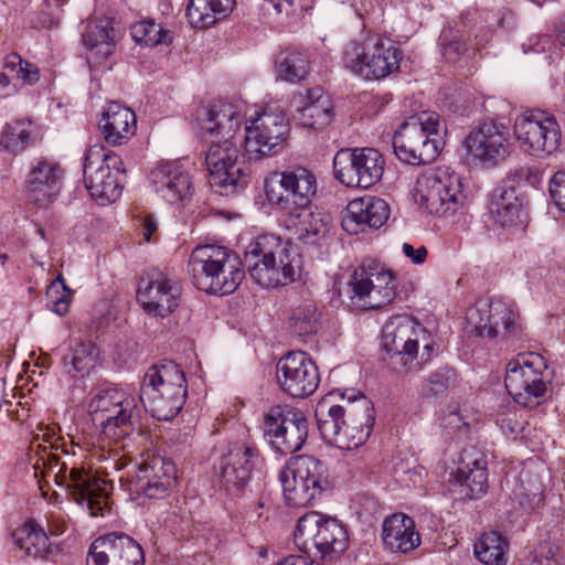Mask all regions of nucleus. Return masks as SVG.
<instances>
[{"instance_id":"45","label":"nucleus","mask_w":565,"mask_h":565,"mask_svg":"<svg viewBox=\"0 0 565 565\" xmlns=\"http://www.w3.org/2000/svg\"><path fill=\"white\" fill-rule=\"evenodd\" d=\"M96 348L89 342H79L63 358L65 371L72 376H83L96 364Z\"/></svg>"},{"instance_id":"56","label":"nucleus","mask_w":565,"mask_h":565,"mask_svg":"<svg viewBox=\"0 0 565 565\" xmlns=\"http://www.w3.org/2000/svg\"><path fill=\"white\" fill-rule=\"evenodd\" d=\"M315 0H280L275 2V8L278 12L295 13L308 12L313 8Z\"/></svg>"},{"instance_id":"22","label":"nucleus","mask_w":565,"mask_h":565,"mask_svg":"<svg viewBox=\"0 0 565 565\" xmlns=\"http://www.w3.org/2000/svg\"><path fill=\"white\" fill-rule=\"evenodd\" d=\"M262 458L255 446L242 443L228 445L217 465V476L222 488L231 493H239L252 479L253 470Z\"/></svg>"},{"instance_id":"6","label":"nucleus","mask_w":565,"mask_h":565,"mask_svg":"<svg viewBox=\"0 0 565 565\" xmlns=\"http://www.w3.org/2000/svg\"><path fill=\"white\" fill-rule=\"evenodd\" d=\"M383 348L399 355L409 370H419L430 361L436 349L435 337L407 315L392 317L383 327Z\"/></svg>"},{"instance_id":"10","label":"nucleus","mask_w":565,"mask_h":565,"mask_svg":"<svg viewBox=\"0 0 565 565\" xmlns=\"http://www.w3.org/2000/svg\"><path fill=\"white\" fill-rule=\"evenodd\" d=\"M294 542L300 551L324 559L343 553L348 548L349 535L337 519L310 511L298 519Z\"/></svg>"},{"instance_id":"12","label":"nucleus","mask_w":565,"mask_h":565,"mask_svg":"<svg viewBox=\"0 0 565 565\" xmlns=\"http://www.w3.org/2000/svg\"><path fill=\"white\" fill-rule=\"evenodd\" d=\"M402 51L379 36L352 41L343 52V64L353 74L367 81H380L398 71Z\"/></svg>"},{"instance_id":"26","label":"nucleus","mask_w":565,"mask_h":565,"mask_svg":"<svg viewBox=\"0 0 565 565\" xmlns=\"http://www.w3.org/2000/svg\"><path fill=\"white\" fill-rule=\"evenodd\" d=\"M469 154L482 163L495 166L509 153L508 134L503 125L483 121L465 138Z\"/></svg>"},{"instance_id":"7","label":"nucleus","mask_w":565,"mask_h":565,"mask_svg":"<svg viewBox=\"0 0 565 565\" xmlns=\"http://www.w3.org/2000/svg\"><path fill=\"white\" fill-rule=\"evenodd\" d=\"M440 116L435 111H423L403 122L393 137L397 158L409 164H426L440 152Z\"/></svg>"},{"instance_id":"60","label":"nucleus","mask_w":565,"mask_h":565,"mask_svg":"<svg viewBox=\"0 0 565 565\" xmlns=\"http://www.w3.org/2000/svg\"><path fill=\"white\" fill-rule=\"evenodd\" d=\"M526 427L530 428L531 426H505L503 434L510 439H518L519 435L523 438V433Z\"/></svg>"},{"instance_id":"27","label":"nucleus","mask_w":565,"mask_h":565,"mask_svg":"<svg viewBox=\"0 0 565 565\" xmlns=\"http://www.w3.org/2000/svg\"><path fill=\"white\" fill-rule=\"evenodd\" d=\"M483 454L475 448H465L458 468L450 473L449 483L459 499H473L483 494L488 487Z\"/></svg>"},{"instance_id":"30","label":"nucleus","mask_w":565,"mask_h":565,"mask_svg":"<svg viewBox=\"0 0 565 565\" xmlns=\"http://www.w3.org/2000/svg\"><path fill=\"white\" fill-rule=\"evenodd\" d=\"M291 108L295 120L302 127L323 129L333 119L332 102L320 87L295 95Z\"/></svg>"},{"instance_id":"4","label":"nucleus","mask_w":565,"mask_h":565,"mask_svg":"<svg viewBox=\"0 0 565 565\" xmlns=\"http://www.w3.org/2000/svg\"><path fill=\"white\" fill-rule=\"evenodd\" d=\"M192 284L212 295L234 292L244 278L238 255L220 245L196 246L189 258Z\"/></svg>"},{"instance_id":"11","label":"nucleus","mask_w":565,"mask_h":565,"mask_svg":"<svg viewBox=\"0 0 565 565\" xmlns=\"http://www.w3.org/2000/svg\"><path fill=\"white\" fill-rule=\"evenodd\" d=\"M417 201L438 217H450L466 202L459 174L448 167H436L422 173L416 181Z\"/></svg>"},{"instance_id":"13","label":"nucleus","mask_w":565,"mask_h":565,"mask_svg":"<svg viewBox=\"0 0 565 565\" xmlns=\"http://www.w3.org/2000/svg\"><path fill=\"white\" fill-rule=\"evenodd\" d=\"M352 302L364 309H379L396 296L397 282L393 271L374 259H365L349 279Z\"/></svg>"},{"instance_id":"23","label":"nucleus","mask_w":565,"mask_h":565,"mask_svg":"<svg viewBox=\"0 0 565 565\" xmlns=\"http://www.w3.org/2000/svg\"><path fill=\"white\" fill-rule=\"evenodd\" d=\"M180 298V284L159 270L150 271L137 290V299L142 309L156 317L163 318L173 312L179 307Z\"/></svg>"},{"instance_id":"42","label":"nucleus","mask_w":565,"mask_h":565,"mask_svg":"<svg viewBox=\"0 0 565 565\" xmlns=\"http://www.w3.org/2000/svg\"><path fill=\"white\" fill-rule=\"evenodd\" d=\"M275 68L278 78L295 84L308 76L310 62L307 55L299 51H284L277 55Z\"/></svg>"},{"instance_id":"5","label":"nucleus","mask_w":565,"mask_h":565,"mask_svg":"<svg viewBox=\"0 0 565 565\" xmlns=\"http://www.w3.org/2000/svg\"><path fill=\"white\" fill-rule=\"evenodd\" d=\"M185 398V376L174 362L153 365L145 374L140 399L153 419L172 420L182 409Z\"/></svg>"},{"instance_id":"34","label":"nucleus","mask_w":565,"mask_h":565,"mask_svg":"<svg viewBox=\"0 0 565 565\" xmlns=\"http://www.w3.org/2000/svg\"><path fill=\"white\" fill-rule=\"evenodd\" d=\"M99 127L106 142L120 146L136 134L137 118L128 107L111 102L103 115Z\"/></svg>"},{"instance_id":"25","label":"nucleus","mask_w":565,"mask_h":565,"mask_svg":"<svg viewBox=\"0 0 565 565\" xmlns=\"http://www.w3.org/2000/svg\"><path fill=\"white\" fill-rule=\"evenodd\" d=\"M86 562L87 565H145V556L135 540L114 532L92 543Z\"/></svg>"},{"instance_id":"28","label":"nucleus","mask_w":565,"mask_h":565,"mask_svg":"<svg viewBox=\"0 0 565 565\" xmlns=\"http://www.w3.org/2000/svg\"><path fill=\"white\" fill-rule=\"evenodd\" d=\"M175 480L174 463L159 455H147L139 463L134 491L149 499H162Z\"/></svg>"},{"instance_id":"58","label":"nucleus","mask_w":565,"mask_h":565,"mask_svg":"<svg viewBox=\"0 0 565 565\" xmlns=\"http://www.w3.org/2000/svg\"><path fill=\"white\" fill-rule=\"evenodd\" d=\"M402 249L404 255L416 265L423 264L428 254L427 248L424 245L416 248L412 244L404 243Z\"/></svg>"},{"instance_id":"38","label":"nucleus","mask_w":565,"mask_h":565,"mask_svg":"<svg viewBox=\"0 0 565 565\" xmlns=\"http://www.w3.org/2000/svg\"><path fill=\"white\" fill-rule=\"evenodd\" d=\"M322 439L341 450H351L363 445L372 426H317Z\"/></svg>"},{"instance_id":"29","label":"nucleus","mask_w":565,"mask_h":565,"mask_svg":"<svg viewBox=\"0 0 565 565\" xmlns=\"http://www.w3.org/2000/svg\"><path fill=\"white\" fill-rule=\"evenodd\" d=\"M390 213V205L383 199L365 195L349 202L341 226L351 235L380 228L387 222Z\"/></svg>"},{"instance_id":"37","label":"nucleus","mask_w":565,"mask_h":565,"mask_svg":"<svg viewBox=\"0 0 565 565\" xmlns=\"http://www.w3.org/2000/svg\"><path fill=\"white\" fill-rule=\"evenodd\" d=\"M83 43L97 62L109 57L115 47L114 29L107 19L87 24L83 34Z\"/></svg>"},{"instance_id":"61","label":"nucleus","mask_w":565,"mask_h":565,"mask_svg":"<svg viewBox=\"0 0 565 565\" xmlns=\"http://www.w3.org/2000/svg\"><path fill=\"white\" fill-rule=\"evenodd\" d=\"M556 38L561 45L565 46V17L558 23Z\"/></svg>"},{"instance_id":"1","label":"nucleus","mask_w":565,"mask_h":565,"mask_svg":"<svg viewBox=\"0 0 565 565\" xmlns=\"http://www.w3.org/2000/svg\"><path fill=\"white\" fill-rule=\"evenodd\" d=\"M241 128V116L228 103H214L205 110L201 130L211 138L205 156L210 182L226 193L243 189L248 184V171L239 161V151L234 137Z\"/></svg>"},{"instance_id":"36","label":"nucleus","mask_w":565,"mask_h":565,"mask_svg":"<svg viewBox=\"0 0 565 565\" xmlns=\"http://www.w3.org/2000/svg\"><path fill=\"white\" fill-rule=\"evenodd\" d=\"M234 4L235 0H190L186 18L192 28L205 30L226 18Z\"/></svg>"},{"instance_id":"64","label":"nucleus","mask_w":565,"mask_h":565,"mask_svg":"<svg viewBox=\"0 0 565 565\" xmlns=\"http://www.w3.org/2000/svg\"><path fill=\"white\" fill-rule=\"evenodd\" d=\"M8 258H9V257H8V255H7V254H4V253H1V254H0V266H1L2 268L6 266V263H7Z\"/></svg>"},{"instance_id":"47","label":"nucleus","mask_w":565,"mask_h":565,"mask_svg":"<svg viewBox=\"0 0 565 565\" xmlns=\"http://www.w3.org/2000/svg\"><path fill=\"white\" fill-rule=\"evenodd\" d=\"M342 393L341 390L331 391L318 402L315 409L318 424H338L340 420L345 424V404L338 403Z\"/></svg>"},{"instance_id":"44","label":"nucleus","mask_w":565,"mask_h":565,"mask_svg":"<svg viewBox=\"0 0 565 565\" xmlns=\"http://www.w3.org/2000/svg\"><path fill=\"white\" fill-rule=\"evenodd\" d=\"M508 542L498 532L484 533L475 544V554L486 565H505Z\"/></svg>"},{"instance_id":"31","label":"nucleus","mask_w":565,"mask_h":565,"mask_svg":"<svg viewBox=\"0 0 565 565\" xmlns=\"http://www.w3.org/2000/svg\"><path fill=\"white\" fill-rule=\"evenodd\" d=\"M156 193L166 202L175 204L188 200L193 192L190 173L178 162H166L150 172Z\"/></svg>"},{"instance_id":"2","label":"nucleus","mask_w":565,"mask_h":565,"mask_svg":"<svg viewBox=\"0 0 565 565\" xmlns=\"http://www.w3.org/2000/svg\"><path fill=\"white\" fill-rule=\"evenodd\" d=\"M34 478L42 482L54 481L65 487L73 501L86 509L90 516H105L110 511L107 481L83 467L68 468L56 455L44 451L33 463Z\"/></svg>"},{"instance_id":"20","label":"nucleus","mask_w":565,"mask_h":565,"mask_svg":"<svg viewBox=\"0 0 565 565\" xmlns=\"http://www.w3.org/2000/svg\"><path fill=\"white\" fill-rule=\"evenodd\" d=\"M276 377L281 391L296 398L313 394L320 382L316 363L303 351H291L280 358Z\"/></svg>"},{"instance_id":"55","label":"nucleus","mask_w":565,"mask_h":565,"mask_svg":"<svg viewBox=\"0 0 565 565\" xmlns=\"http://www.w3.org/2000/svg\"><path fill=\"white\" fill-rule=\"evenodd\" d=\"M550 194L555 204L565 211V170L557 171L550 182Z\"/></svg>"},{"instance_id":"46","label":"nucleus","mask_w":565,"mask_h":565,"mask_svg":"<svg viewBox=\"0 0 565 565\" xmlns=\"http://www.w3.org/2000/svg\"><path fill=\"white\" fill-rule=\"evenodd\" d=\"M130 33L136 43L142 46H157L159 44H169L171 36L169 31L153 20H142L134 23Z\"/></svg>"},{"instance_id":"49","label":"nucleus","mask_w":565,"mask_h":565,"mask_svg":"<svg viewBox=\"0 0 565 565\" xmlns=\"http://www.w3.org/2000/svg\"><path fill=\"white\" fill-rule=\"evenodd\" d=\"M3 68L26 86H33L40 79L39 68L15 53L9 54L6 57Z\"/></svg>"},{"instance_id":"52","label":"nucleus","mask_w":565,"mask_h":565,"mask_svg":"<svg viewBox=\"0 0 565 565\" xmlns=\"http://www.w3.org/2000/svg\"><path fill=\"white\" fill-rule=\"evenodd\" d=\"M440 49L447 62L456 63L468 52V44L460 35L444 33L440 36Z\"/></svg>"},{"instance_id":"51","label":"nucleus","mask_w":565,"mask_h":565,"mask_svg":"<svg viewBox=\"0 0 565 565\" xmlns=\"http://www.w3.org/2000/svg\"><path fill=\"white\" fill-rule=\"evenodd\" d=\"M47 296L53 301V310L60 316L68 311L70 298L72 296L71 289L65 285L62 275H58L47 288Z\"/></svg>"},{"instance_id":"43","label":"nucleus","mask_w":565,"mask_h":565,"mask_svg":"<svg viewBox=\"0 0 565 565\" xmlns=\"http://www.w3.org/2000/svg\"><path fill=\"white\" fill-rule=\"evenodd\" d=\"M341 402L345 404V422L374 424L373 403L362 392L354 388L344 390L341 394Z\"/></svg>"},{"instance_id":"21","label":"nucleus","mask_w":565,"mask_h":565,"mask_svg":"<svg viewBox=\"0 0 565 565\" xmlns=\"http://www.w3.org/2000/svg\"><path fill=\"white\" fill-rule=\"evenodd\" d=\"M92 424H138L141 411L128 392L110 386L98 391L87 405Z\"/></svg>"},{"instance_id":"59","label":"nucleus","mask_w":565,"mask_h":565,"mask_svg":"<svg viewBox=\"0 0 565 565\" xmlns=\"http://www.w3.org/2000/svg\"><path fill=\"white\" fill-rule=\"evenodd\" d=\"M9 72L4 71L0 73V97H8L18 92V87L12 83Z\"/></svg>"},{"instance_id":"16","label":"nucleus","mask_w":565,"mask_h":565,"mask_svg":"<svg viewBox=\"0 0 565 565\" xmlns=\"http://www.w3.org/2000/svg\"><path fill=\"white\" fill-rule=\"evenodd\" d=\"M513 136L524 153L545 158L555 153L562 142V131L553 116L542 111H525L513 124Z\"/></svg>"},{"instance_id":"40","label":"nucleus","mask_w":565,"mask_h":565,"mask_svg":"<svg viewBox=\"0 0 565 565\" xmlns=\"http://www.w3.org/2000/svg\"><path fill=\"white\" fill-rule=\"evenodd\" d=\"M308 435L307 426H270L264 436L275 451L287 455L298 451Z\"/></svg>"},{"instance_id":"8","label":"nucleus","mask_w":565,"mask_h":565,"mask_svg":"<svg viewBox=\"0 0 565 565\" xmlns=\"http://www.w3.org/2000/svg\"><path fill=\"white\" fill-rule=\"evenodd\" d=\"M266 202L284 217L310 207L318 191L317 178L305 167L270 172L263 183Z\"/></svg>"},{"instance_id":"24","label":"nucleus","mask_w":565,"mask_h":565,"mask_svg":"<svg viewBox=\"0 0 565 565\" xmlns=\"http://www.w3.org/2000/svg\"><path fill=\"white\" fill-rule=\"evenodd\" d=\"M64 169L54 160H35L25 179L28 202L38 209H49L61 193Z\"/></svg>"},{"instance_id":"50","label":"nucleus","mask_w":565,"mask_h":565,"mask_svg":"<svg viewBox=\"0 0 565 565\" xmlns=\"http://www.w3.org/2000/svg\"><path fill=\"white\" fill-rule=\"evenodd\" d=\"M265 424H303V413L289 405H274L264 415Z\"/></svg>"},{"instance_id":"62","label":"nucleus","mask_w":565,"mask_h":565,"mask_svg":"<svg viewBox=\"0 0 565 565\" xmlns=\"http://www.w3.org/2000/svg\"><path fill=\"white\" fill-rule=\"evenodd\" d=\"M7 412L9 413V409ZM10 413H15V420L21 423H23L28 417V409L24 407H21V409L10 411Z\"/></svg>"},{"instance_id":"14","label":"nucleus","mask_w":565,"mask_h":565,"mask_svg":"<svg viewBox=\"0 0 565 565\" xmlns=\"http://www.w3.org/2000/svg\"><path fill=\"white\" fill-rule=\"evenodd\" d=\"M121 160L103 146H92L84 160V180L90 196L100 205H107L119 199L122 184L119 179L124 170Z\"/></svg>"},{"instance_id":"57","label":"nucleus","mask_w":565,"mask_h":565,"mask_svg":"<svg viewBox=\"0 0 565 565\" xmlns=\"http://www.w3.org/2000/svg\"><path fill=\"white\" fill-rule=\"evenodd\" d=\"M139 225L141 235L146 242H150L153 235L158 232V222L151 214H142L139 216Z\"/></svg>"},{"instance_id":"19","label":"nucleus","mask_w":565,"mask_h":565,"mask_svg":"<svg viewBox=\"0 0 565 565\" xmlns=\"http://www.w3.org/2000/svg\"><path fill=\"white\" fill-rule=\"evenodd\" d=\"M288 135L289 124L285 115L264 110L246 121L245 153L254 159L275 156L286 147Z\"/></svg>"},{"instance_id":"41","label":"nucleus","mask_w":565,"mask_h":565,"mask_svg":"<svg viewBox=\"0 0 565 565\" xmlns=\"http://www.w3.org/2000/svg\"><path fill=\"white\" fill-rule=\"evenodd\" d=\"M14 544L29 556H44L50 552V541L35 522H26L12 533Z\"/></svg>"},{"instance_id":"15","label":"nucleus","mask_w":565,"mask_h":565,"mask_svg":"<svg viewBox=\"0 0 565 565\" xmlns=\"http://www.w3.org/2000/svg\"><path fill=\"white\" fill-rule=\"evenodd\" d=\"M546 369L545 359L534 352L520 354L509 362L504 384L516 404L534 407L541 403L546 392Z\"/></svg>"},{"instance_id":"33","label":"nucleus","mask_w":565,"mask_h":565,"mask_svg":"<svg viewBox=\"0 0 565 565\" xmlns=\"http://www.w3.org/2000/svg\"><path fill=\"white\" fill-rule=\"evenodd\" d=\"M381 536L385 548L398 554H407L422 543L415 521L404 513L387 516L383 521Z\"/></svg>"},{"instance_id":"18","label":"nucleus","mask_w":565,"mask_h":565,"mask_svg":"<svg viewBox=\"0 0 565 565\" xmlns=\"http://www.w3.org/2000/svg\"><path fill=\"white\" fill-rule=\"evenodd\" d=\"M385 160L374 148L342 149L333 158L337 180L348 188L369 189L383 177Z\"/></svg>"},{"instance_id":"63","label":"nucleus","mask_w":565,"mask_h":565,"mask_svg":"<svg viewBox=\"0 0 565 565\" xmlns=\"http://www.w3.org/2000/svg\"><path fill=\"white\" fill-rule=\"evenodd\" d=\"M106 430V435H109V434H114V435H117L116 433V429L120 428V426H113V425H109V426H103Z\"/></svg>"},{"instance_id":"9","label":"nucleus","mask_w":565,"mask_h":565,"mask_svg":"<svg viewBox=\"0 0 565 565\" xmlns=\"http://www.w3.org/2000/svg\"><path fill=\"white\" fill-rule=\"evenodd\" d=\"M284 497L291 507L312 504L330 486L328 466L311 456L288 460L279 472Z\"/></svg>"},{"instance_id":"32","label":"nucleus","mask_w":565,"mask_h":565,"mask_svg":"<svg viewBox=\"0 0 565 565\" xmlns=\"http://www.w3.org/2000/svg\"><path fill=\"white\" fill-rule=\"evenodd\" d=\"M284 224L291 237L303 245L321 246L328 238L327 217L321 212H313L311 206L284 217Z\"/></svg>"},{"instance_id":"3","label":"nucleus","mask_w":565,"mask_h":565,"mask_svg":"<svg viewBox=\"0 0 565 565\" xmlns=\"http://www.w3.org/2000/svg\"><path fill=\"white\" fill-rule=\"evenodd\" d=\"M250 277L262 287L276 288L292 282L299 275L297 252L273 234L255 238L245 252Z\"/></svg>"},{"instance_id":"35","label":"nucleus","mask_w":565,"mask_h":565,"mask_svg":"<svg viewBox=\"0 0 565 565\" xmlns=\"http://www.w3.org/2000/svg\"><path fill=\"white\" fill-rule=\"evenodd\" d=\"M490 212L502 226H514L523 223L525 215L522 200L513 186H498L493 190Z\"/></svg>"},{"instance_id":"54","label":"nucleus","mask_w":565,"mask_h":565,"mask_svg":"<svg viewBox=\"0 0 565 565\" xmlns=\"http://www.w3.org/2000/svg\"><path fill=\"white\" fill-rule=\"evenodd\" d=\"M45 518L47 530L51 535H62L68 529V516L61 509L49 511Z\"/></svg>"},{"instance_id":"48","label":"nucleus","mask_w":565,"mask_h":565,"mask_svg":"<svg viewBox=\"0 0 565 565\" xmlns=\"http://www.w3.org/2000/svg\"><path fill=\"white\" fill-rule=\"evenodd\" d=\"M289 328L298 337L316 333L319 328V313L313 303H303L295 308L289 317Z\"/></svg>"},{"instance_id":"53","label":"nucleus","mask_w":565,"mask_h":565,"mask_svg":"<svg viewBox=\"0 0 565 565\" xmlns=\"http://www.w3.org/2000/svg\"><path fill=\"white\" fill-rule=\"evenodd\" d=\"M452 376L454 372L449 370L445 372L431 373L427 379L426 385L424 387L425 393L429 395H438L444 393L450 385Z\"/></svg>"},{"instance_id":"39","label":"nucleus","mask_w":565,"mask_h":565,"mask_svg":"<svg viewBox=\"0 0 565 565\" xmlns=\"http://www.w3.org/2000/svg\"><path fill=\"white\" fill-rule=\"evenodd\" d=\"M35 138V128L30 119H15L7 122L0 137V146L8 152H23Z\"/></svg>"},{"instance_id":"17","label":"nucleus","mask_w":565,"mask_h":565,"mask_svg":"<svg viewBox=\"0 0 565 565\" xmlns=\"http://www.w3.org/2000/svg\"><path fill=\"white\" fill-rule=\"evenodd\" d=\"M476 335L495 339L515 337L521 331L520 315L514 305L501 299H479L466 315Z\"/></svg>"}]
</instances>
